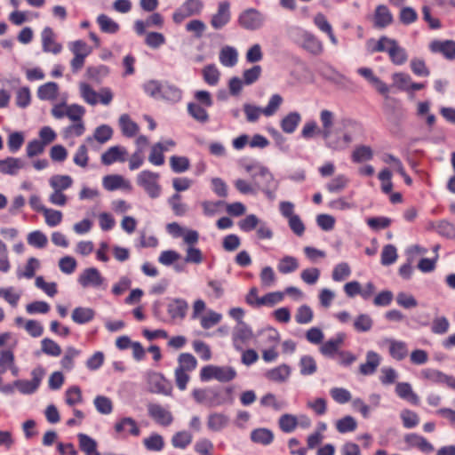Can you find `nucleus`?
Segmentation results:
<instances>
[{
  "instance_id": "nucleus-38",
  "label": "nucleus",
  "mask_w": 455,
  "mask_h": 455,
  "mask_svg": "<svg viewBox=\"0 0 455 455\" xmlns=\"http://www.w3.org/2000/svg\"><path fill=\"white\" fill-rule=\"evenodd\" d=\"M182 92L178 87L168 83H163L159 100L177 102L180 100Z\"/></svg>"
},
{
  "instance_id": "nucleus-1",
  "label": "nucleus",
  "mask_w": 455,
  "mask_h": 455,
  "mask_svg": "<svg viewBox=\"0 0 455 455\" xmlns=\"http://www.w3.org/2000/svg\"><path fill=\"white\" fill-rule=\"evenodd\" d=\"M79 92L83 100L91 106H95L99 102L108 106L112 102L114 98L110 88L102 87L100 92H97L90 84L86 83H80Z\"/></svg>"
},
{
  "instance_id": "nucleus-33",
  "label": "nucleus",
  "mask_w": 455,
  "mask_h": 455,
  "mask_svg": "<svg viewBox=\"0 0 455 455\" xmlns=\"http://www.w3.org/2000/svg\"><path fill=\"white\" fill-rule=\"evenodd\" d=\"M95 316V311L91 307H77L72 314L71 318L73 322L77 324H85L93 320Z\"/></svg>"
},
{
  "instance_id": "nucleus-56",
  "label": "nucleus",
  "mask_w": 455,
  "mask_h": 455,
  "mask_svg": "<svg viewBox=\"0 0 455 455\" xmlns=\"http://www.w3.org/2000/svg\"><path fill=\"white\" fill-rule=\"evenodd\" d=\"M351 275V268L347 262L337 264L331 273V278L334 282H342L349 277Z\"/></svg>"
},
{
  "instance_id": "nucleus-8",
  "label": "nucleus",
  "mask_w": 455,
  "mask_h": 455,
  "mask_svg": "<svg viewBox=\"0 0 455 455\" xmlns=\"http://www.w3.org/2000/svg\"><path fill=\"white\" fill-rule=\"evenodd\" d=\"M44 370L42 367H36L31 371L32 379H18L13 385L21 394L30 395L35 393L40 386L44 376Z\"/></svg>"
},
{
  "instance_id": "nucleus-64",
  "label": "nucleus",
  "mask_w": 455,
  "mask_h": 455,
  "mask_svg": "<svg viewBox=\"0 0 455 455\" xmlns=\"http://www.w3.org/2000/svg\"><path fill=\"white\" fill-rule=\"evenodd\" d=\"M41 349L43 353L51 356H59L61 354L60 347L49 338L42 339Z\"/></svg>"
},
{
  "instance_id": "nucleus-14",
  "label": "nucleus",
  "mask_w": 455,
  "mask_h": 455,
  "mask_svg": "<svg viewBox=\"0 0 455 455\" xmlns=\"http://www.w3.org/2000/svg\"><path fill=\"white\" fill-rule=\"evenodd\" d=\"M252 180L255 186L263 189L264 188H272L277 189L278 183L275 180L273 174L267 167H259L258 172L252 173Z\"/></svg>"
},
{
  "instance_id": "nucleus-46",
  "label": "nucleus",
  "mask_w": 455,
  "mask_h": 455,
  "mask_svg": "<svg viewBox=\"0 0 455 455\" xmlns=\"http://www.w3.org/2000/svg\"><path fill=\"white\" fill-rule=\"evenodd\" d=\"M109 74V68L106 65L91 66L86 69L88 79L100 83Z\"/></svg>"
},
{
  "instance_id": "nucleus-57",
  "label": "nucleus",
  "mask_w": 455,
  "mask_h": 455,
  "mask_svg": "<svg viewBox=\"0 0 455 455\" xmlns=\"http://www.w3.org/2000/svg\"><path fill=\"white\" fill-rule=\"evenodd\" d=\"M400 418L403 421V425L405 428H413L419 423V415L413 411L404 409L400 413Z\"/></svg>"
},
{
  "instance_id": "nucleus-11",
  "label": "nucleus",
  "mask_w": 455,
  "mask_h": 455,
  "mask_svg": "<svg viewBox=\"0 0 455 455\" xmlns=\"http://www.w3.org/2000/svg\"><path fill=\"white\" fill-rule=\"evenodd\" d=\"M252 337L253 332L245 323H238L233 331L232 339L234 347L238 351H243L244 345L247 344Z\"/></svg>"
},
{
  "instance_id": "nucleus-13",
  "label": "nucleus",
  "mask_w": 455,
  "mask_h": 455,
  "mask_svg": "<svg viewBox=\"0 0 455 455\" xmlns=\"http://www.w3.org/2000/svg\"><path fill=\"white\" fill-rule=\"evenodd\" d=\"M78 283L84 288H99L104 283V277L97 268L88 267L80 274Z\"/></svg>"
},
{
  "instance_id": "nucleus-47",
  "label": "nucleus",
  "mask_w": 455,
  "mask_h": 455,
  "mask_svg": "<svg viewBox=\"0 0 455 455\" xmlns=\"http://www.w3.org/2000/svg\"><path fill=\"white\" fill-rule=\"evenodd\" d=\"M97 23L104 33L116 34L120 28L119 24L106 14H100L97 17Z\"/></svg>"
},
{
  "instance_id": "nucleus-10",
  "label": "nucleus",
  "mask_w": 455,
  "mask_h": 455,
  "mask_svg": "<svg viewBox=\"0 0 455 455\" xmlns=\"http://www.w3.org/2000/svg\"><path fill=\"white\" fill-rule=\"evenodd\" d=\"M149 391L155 394L170 395L172 394V383L166 379L161 373L153 372L148 376Z\"/></svg>"
},
{
  "instance_id": "nucleus-23",
  "label": "nucleus",
  "mask_w": 455,
  "mask_h": 455,
  "mask_svg": "<svg viewBox=\"0 0 455 455\" xmlns=\"http://www.w3.org/2000/svg\"><path fill=\"white\" fill-rule=\"evenodd\" d=\"M188 309V304L183 299H174L167 306V312L172 320L184 319Z\"/></svg>"
},
{
  "instance_id": "nucleus-45",
  "label": "nucleus",
  "mask_w": 455,
  "mask_h": 455,
  "mask_svg": "<svg viewBox=\"0 0 455 455\" xmlns=\"http://www.w3.org/2000/svg\"><path fill=\"white\" fill-rule=\"evenodd\" d=\"M353 140L352 135L347 132L342 137H330L326 141V146L333 150H343Z\"/></svg>"
},
{
  "instance_id": "nucleus-61",
  "label": "nucleus",
  "mask_w": 455,
  "mask_h": 455,
  "mask_svg": "<svg viewBox=\"0 0 455 455\" xmlns=\"http://www.w3.org/2000/svg\"><path fill=\"white\" fill-rule=\"evenodd\" d=\"M79 355L80 350L73 347H68L66 349L65 355L60 361L62 368L67 371H71L74 368V359L77 357Z\"/></svg>"
},
{
  "instance_id": "nucleus-36",
  "label": "nucleus",
  "mask_w": 455,
  "mask_h": 455,
  "mask_svg": "<svg viewBox=\"0 0 455 455\" xmlns=\"http://www.w3.org/2000/svg\"><path fill=\"white\" fill-rule=\"evenodd\" d=\"M219 59L224 67L232 68L238 60L237 51L232 46H225L220 50Z\"/></svg>"
},
{
  "instance_id": "nucleus-22",
  "label": "nucleus",
  "mask_w": 455,
  "mask_h": 455,
  "mask_svg": "<svg viewBox=\"0 0 455 455\" xmlns=\"http://www.w3.org/2000/svg\"><path fill=\"white\" fill-rule=\"evenodd\" d=\"M374 27L385 28L393 22V15L387 6L379 4L376 7L373 16Z\"/></svg>"
},
{
  "instance_id": "nucleus-60",
  "label": "nucleus",
  "mask_w": 455,
  "mask_h": 455,
  "mask_svg": "<svg viewBox=\"0 0 455 455\" xmlns=\"http://www.w3.org/2000/svg\"><path fill=\"white\" fill-rule=\"evenodd\" d=\"M314 313L311 307L307 305L300 306L296 312L295 320L299 324H307L312 322Z\"/></svg>"
},
{
  "instance_id": "nucleus-29",
  "label": "nucleus",
  "mask_w": 455,
  "mask_h": 455,
  "mask_svg": "<svg viewBox=\"0 0 455 455\" xmlns=\"http://www.w3.org/2000/svg\"><path fill=\"white\" fill-rule=\"evenodd\" d=\"M301 122V115L297 112H290L281 121L280 127L287 134L293 133Z\"/></svg>"
},
{
  "instance_id": "nucleus-9",
  "label": "nucleus",
  "mask_w": 455,
  "mask_h": 455,
  "mask_svg": "<svg viewBox=\"0 0 455 455\" xmlns=\"http://www.w3.org/2000/svg\"><path fill=\"white\" fill-rule=\"evenodd\" d=\"M385 52L387 53L390 61L395 66H402L408 60L407 51L394 38H389Z\"/></svg>"
},
{
  "instance_id": "nucleus-24",
  "label": "nucleus",
  "mask_w": 455,
  "mask_h": 455,
  "mask_svg": "<svg viewBox=\"0 0 455 455\" xmlns=\"http://www.w3.org/2000/svg\"><path fill=\"white\" fill-rule=\"evenodd\" d=\"M448 376L449 375L443 373V371L432 368L422 369L419 372V378L422 380L435 385H445Z\"/></svg>"
},
{
  "instance_id": "nucleus-6",
  "label": "nucleus",
  "mask_w": 455,
  "mask_h": 455,
  "mask_svg": "<svg viewBox=\"0 0 455 455\" xmlns=\"http://www.w3.org/2000/svg\"><path fill=\"white\" fill-rule=\"evenodd\" d=\"M295 33L298 37V43L304 50L315 56L320 55L323 52V44L315 35L301 28H296Z\"/></svg>"
},
{
  "instance_id": "nucleus-19",
  "label": "nucleus",
  "mask_w": 455,
  "mask_h": 455,
  "mask_svg": "<svg viewBox=\"0 0 455 455\" xmlns=\"http://www.w3.org/2000/svg\"><path fill=\"white\" fill-rule=\"evenodd\" d=\"M381 363L380 355L372 350L366 353V361L359 366V372L363 376H370L376 372Z\"/></svg>"
},
{
  "instance_id": "nucleus-7",
  "label": "nucleus",
  "mask_w": 455,
  "mask_h": 455,
  "mask_svg": "<svg viewBox=\"0 0 455 455\" xmlns=\"http://www.w3.org/2000/svg\"><path fill=\"white\" fill-rule=\"evenodd\" d=\"M231 4L228 0L218 3L217 11L210 20L212 28L215 30L224 28L231 20Z\"/></svg>"
},
{
  "instance_id": "nucleus-59",
  "label": "nucleus",
  "mask_w": 455,
  "mask_h": 455,
  "mask_svg": "<svg viewBox=\"0 0 455 455\" xmlns=\"http://www.w3.org/2000/svg\"><path fill=\"white\" fill-rule=\"evenodd\" d=\"M93 403L95 405L96 410L101 414H110L113 411V403L112 401L104 395H97L94 398Z\"/></svg>"
},
{
  "instance_id": "nucleus-17",
  "label": "nucleus",
  "mask_w": 455,
  "mask_h": 455,
  "mask_svg": "<svg viewBox=\"0 0 455 455\" xmlns=\"http://www.w3.org/2000/svg\"><path fill=\"white\" fill-rule=\"evenodd\" d=\"M346 334L344 332H339L334 338L324 342L321 347L320 352L324 356L332 357L335 354L339 355V347L344 343Z\"/></svg>"
},
{
  "instance_id": "nucleus-63",
  "label": "nucleus",
  "mask_w": 455,
  "mask_h": 455,
  "mask_svg": "<svg viewBox=\"0 0 455 455\" xmlns=\"http://www.w3.org/2000/svg\"><path fill=\"white\" fill-rule=\"evenodd\" d=\"M373 325V321L369 315L361 314L359 315L355 322L354 328L355 331L359 332H366L369 331Z\"/></svg>"
},
{
  "instance_id": "nucleus-53",
  "label": "nucleus",
  "mask_w": 455,
  "mask_h": 455,
  "mask_svg": "<svg viewBox=\"0 0 455 455\" xmlns=\"http://www.w3.org/2000/svg\"><path fill=\"white\" fill-rule=\"evenodd\" d=\"M204 80L211 86H215L220 81V73L213 64L205 66L203 69Z\"/></svg>"
},
{
  "instance_id": "nucleus-3",
  "label": "nucleus",
  "mask_w": 455,
  "mask_h": 455,
  "mask_svg": "<svg viewBox=\"0 0 455 455\" xmlns=\"http://www.w3.org/2000/svg\"><path fill=\"white\" fill-rule=\"evenodd\" d=\"M159 178V173L145 170L138 174L136 181L151 198H157L162 190L158 183Z\"/></svg>"
},
{
  "instance_id": "nucleus-28",
  "label": "nucleus",
  "mask_w": 455,
  "mask_h": 455,
  "mask_svg": "<svg viewBox=\"0 0 455 455\" xmlns=\"http://www.w3.org/2000/svg\"><path fill=\"white\" fill-rule=\"evenodd\" d=\"M334 120L335 115L333 112L328 109H323L320 112V121L322 124L321 134L326 141L331 136Z\"/></svg>"
},
{
  "instance_id": "nucleus-18",
  "label": "nucleus",
  "mask_w": 455,
  "mask_h": 455,
  "mask_svg": "<svg viewBox=\"0 0 455 455\" xmlns=\"http://www.w3.org/2000/svg\"><path fill=\"white\" fill-rule=\"evenodd\" d=\"M430 50L433 52L441 53L445 59L452 60L455 59V41H433L430 44Z\"/></svg>"
},
{
  "instance_id": "nucleus-52",
  "label": "nucleus",
  "mask_w": 455,
  "mask_h": 455,
  "mask_svg": "<svg viewBox=\"0 0 455 455\" xmlns=\"http://www.w3.org/2000/svg\"><path fill=\"white\" fill-rule=\"evenodd\" d=\"M179 366L176 369H181L185 371H192L197 366L196 357L190 353H182L178 357Z\"/></svg>"
},
{
  "instance_id": "nucleus-15",
  "label": "nucleus",
  "mask_w": 455,
  "mask_h": 455,
  "mask_svg": "<svg viewBox=\"0 0 455 455\" xmlns=\"http://www.w3.org/2000/svg\"><path fill=\"white\" fill-rule=\"evenodd\" d=\"M192 396L196 403L209 406H218L221 403L217 401L218 392L212 388H196L192 391Z\"/></svg>"
},
{
  "instance_id": "nucleus-21",
  "label": "nucleus",
  "mask_w": 455,
  "mask_h": 455,
  "mask_svg": "<svg viewBox=\"0 0 455 455\" xmlns=\"http://www.w3.org/2000/svg\"><path fill=\"white\" fill-rule=\"evenodd\" d=\"M404 442L411 447L417 448L420 451L429 454L434 451L435 448L424 436L418 434H408L404 436Z\"/></svg>"
},
{
  "instance_id": "nucleus-40",
  "label": "nucleus",
  "mask_w": 455,
  "mask_h": 455,
  "mask_svg": "<svg viewBox=\"0 0 455 455\" xmlns=\"http://www.w3.org/2000/svg\"><path fill=\"white\" fill-rule=\"evenodd\" d=\"M373 156V150L370 146L360 145L355 147L352 152L351 159L354 163L360 164L371 160Z\"/></svg>"
},
{
  "instance_id": "nucleus-34",
  "label": "nucleus",
  "mask_w": 455,
  "mask_h": 455,
  "mask_svg": "<svg viewBox=\"0 0 455 455\" xmlns=\"http://www.w3.org/2000/svg\"><path fill=\"white\" fill-rule=\"evenodd\" d=\"M291 375V368L287 364H281L266 372V378L274 382H284Z\"/></svg>"
},
{
  "instance_id": "nucleus-4",
  "label": "nucleus",
  "mask_w": 455,
  "mask_h": 455,
  "mask_svg": "<svg viewBox=\"0 0 455 455\" xmlns=\"http://www.w3.org/2000/svg\"><path fill=\"white\" fill-rule=\"evenodd\" d=\"M204 8L203 0H186L172 13V20L175 24H180L188 18L200 15Z\"/></svg>"
},
{
  "instance_id": "nucleus-27",
  "label": "nucleus",
  "mask_w": 455,
  "mask_h": 455,
  "mask_svg": "<svg viewBox=\"0 0 455 455\" xmlns=\"http://www.w3.org/2000/svg\"><path fill=\"white\" fill-rule=\"evenodd\" d=\"M250 437L251 442L267 446L273 443L275 435L272 430L266 427H259L251 432Z\"/></svg>"
},
{
  "instance_id": "nucleus-32",
  "label": "nucleus",
  "mask_w": 455,
  "mask_h": 455,
  "mask_svg": "<svg viewBox=\"0 0 455 455\" xmlns=\"http://www.w3.org/2000/svg\"><path fill=\"white\" fill-rule=\"evenodd\" d=\"M24 166V163L20 158L7 157L0 160V172L8 175H16Z\"/></svg>"
},
{
  "instance_id": "nucleus-12",
  "label": "nucleus",
  "mask_w": 455,
  "mask_h": 455,
  "mask_svg": "<svg viewBox=\"0 0 455 455\" xmlns=\"http://www.w3.org/2000/svg\"><path fill=\"white\" fill-rule=\"evenodd\" d=\"M148 413L158 425L164 427L170 426L173 421L172 412L158 403H148Z\"/></svg>"
},
{
  "instance_id": "nucleus-49",
  "label": "nucleus",
  "mask_w": 455,
  "mask_h": 455,
  "mask_svg": "<svg viewBox=\"0 0 455 455\" xmlns=\"http://www.w3.org/2000/svg\"><path fill=\"white\" fill-rule=\"evenodd\" d=\"M143 444L148 451H161L164 447V440L161 435L153 433L143 440Z\"/></svg>"
},
{
  "instance_id": "nucleus-41",
  "label": "nucleus",
  "mask_w": 455,
  "mask_h": 455,
  "mask_svg": "<svg viewBox=\"0 0 455 455\" xmlns=\"http://www.w3.org/2000/svg\"><path fill=\"white\" fill-rule=\"evenodd\" d=\"M299 267V261L293 256H284L279 260L277 264V269L283 275L293 273Z\"/></svg>"
},
{
  "instance_id": "nucleus-54",
  "label": "nucleus",
  "mask_w": 455,
  "mask_h": 455,
  "mask_svg": "<svg viewBox=\"0 0 455 455\" xmlns=\"http://www.w3.org/2000/svg\"><path fill=\"white\" fill-rule=\"evenodd\" d=\"M336 429L340 434L353 432L357 427V422L352 416H345L337 420Z\"/></svg>"
},
{
  "instance_id": "nucleus-55",
  "label": "nucleus",
  "mask_w": 455,
  "mask_h": 455,
  "mask_svg": "<svg viewBox=\"0 0 455 455\" xmlns=\"http://www.w3.org/2000/svg\"><path fill=\"white\" fill-rule=\"evenodd\" d=\"M300 374L304 376L312 375L317 371L315 360L310 355H303L299 360Z\"/></svg>"
},
{
  "instance_id": "nucleus-39",
  "label": "nucleus",
  "mask_w": 455,
  "mask_h": 455,
  "mask_svg": "<svg viewBox=\"0 0 455 455\" xmlns=\"http://www.w3.org/2000/svg\"><path fill=\"white\" fill-rule=\"evenodd\" d=\"M228 424V417L223 413H212L208 416V428L214 432H219Z\"/></svg>"
},
{
  "instance_id": "nucleus-48",
  "label": "nucleus",
  "mask_w": 455,
  "mask_h": 455,
  "mask_svg": "<svg viewBox=\"0 0 455 455\" xmlns=\"http://www.w3.org/2000/svg\"><path fill=\"white\" fill-rule=\"evenodd\" d=\"M193 440V435L188 431H179L172 437V444L174 448L186 449Z\"/></svg>"
},
{
  "instance_id": "nucleus-51",
  "label": "nucleus",
  "mask_w": 455,
  "mask_h": 455,
  "mask_svg": "<svg viewBox=\"0 0 455 455\" xmlns=\"http://www.w3.org/2000/svg\"><path fill=\"white\" fill-rule=\"evenodd\" d=\"M278 425L284 433L293 432L299 425L298 418L292 414H283L279 418Z\"/></svg>"
},
{
  "instance_id": "nucleus-35",
  "label": "nucleus",
  "mask_w": 455,
  "mask_h": 455,
  "mask_svg": "<svg viewBox=\"0 0 455 455\" xmlns=\"http://www.w3.org/2000/svg\"><path fill=\"white\" fill-rule=\"evenodd\" d=\"M115 430L116 433H123L127 431L134 436H138L140 434V430L137 425V422L130 417L123 418L118 422H116L115 425Z\"/></svg>"
},
{
  "instance_id": "nucleus-5",
  "label": "nucleus",
  "mask_w": 455,
  "mask_h": 455,
  "mask_svg": "<svg viewBox=\"0 0 455 455\" xmlns=\"http://www.w3.org/2000/svg\"><path fill=\"white\" fill-rule=\"evenodd\" d=\"M239 26L247 30H257L264 22V15L255 8H248L243 11L237 19Z\"/></svg>"
},
{
  "instance_id": "nucleus-25",
  "label": "nucleus",
  "mask_w": 455,
  "mask_h": 455,
  "mask_svg": "<svg viewBox=\"0 0 455 455\" xmlns=\"http://www.w3.org/2000/svg\"><path fill=\"white\" fill-rule=\"evenodd\" d=\"M43 50L45 52H52L58 54L60 52L62 46L54 40V33L49 27L45 28L42 32Z\"/></svg>"
},
{
  "instance_id": "nucleus-42",
  "label": "nucleus",
  "mask_w": 455,
  "mask_h": 455,
  "mask_svg": "<svg viewBox=\"0 0 455 455\" xmlns=\"http://www.w3.org/2000/svg\"><path fill=\"white\" fill-rule=\"evenodd\" d=\"M188 114L197 122L205 124L209 121V114L206 109L198 103L190 102L188 104Z\"/></svg>"
},
{
  "instance_id": "nucleus-2",
  "label": "nucleus",
  "mask_w": 455,
  "mask_h": 455,
  "mask_svg": "<svg viewBox=\"0 0 455 455\" xmlns=\"http://www.w3.org/2000/svg\"><path fill=\"white\" fill-rule=\"evenodd\" d=\"M236 371L230 366L206 365L201 369L200 379L202 381L216 379L220 382H228L234 379Z\"/></svg>"
},
{
  "instance_id": "nucleus-31",
  "label": "nucleus",
  "mask_w": 455,
  "mask_h": 455,
  "mask_svg": "<svg viewBox=\"0 0 455 455\" xmlns=\"http://www.w3.org/2000/svg\"><path fill=\"white\" fill-rule=\"evenodd\" d=\"M59 94V85L55 82H48L40 85L37 89L36 95L41 100H54Z\"/></svg>"
},
{
  "instance_id": "nucleus-58",
  "label": "nucleus",
  "mask_w": 455,
  "mask_h": 455,
  "mask_svg": "<svg viewBox=\"0 0 455 455\" xmlns=\"http://www.w3.org/2000/svg\"><path fill=\"white\" fill-rule=\"evenodd\" d=\"M170 165L175 173H181L189 169L190 163L186 156H172L170 158Z\"/></svg>"
},
{
  "instance_id": "nucleus-16",
  "label": "nucleus",
  "mask_w": 455,
  "mask_h": 455,
  "mask_svg": "<svg viewBox=\"0 0 455 455\" xmlns=\"http://www.w3.org/2000/svg\"><path fill=\"white\" fill-rule=\"evenodd\" d=\"M127 150L121 146L110 147L101 155V163L105 165H110L115 162H125Z\"/></svg>"
},
{
  "instance_id": "nucleus-50",
  "label": "nucleus",
  "mask_w": 455,
  "mask_h": 455,
  "mask_svg": "<svg viewBox=\"0 0 455 455\" xmlns=\"http://www.w3.org/2000/svg\"><path fill=\"white\" fill-rule=\"evenodd\" d=\"M390 37L381 36L378 40L370 38L366 41V49L369 53L373 54L376 52H385L387 44Z\"/></svg>"
},
{
  "instance_id": "nucleus-30",
  "label": "nucleus",
  "mask_w": 455,
  "mask_h": 455,
  "mask_svg": "<svg viewBox=\"0 0 455 455\" xmlns=\"http://www.w3.org/2000/svg\"><path fill=\"white\" fill-rule=\"evenodd\" d=\"M118 124L123 135L127 138L134 137L140 130L139 125L132 120L128 114H123L119 116Z\"/></svg>"
},
{
  "instance_id": "nucleus-20",
  "label": "nucleus",
  "mask_w": 455,
  "mask_h": 455,
  "mask_svg": "<svg viewBox=\"0 0 455 455\" xmlns=\"http://www.w3.org/2000/svg\"><path fill=\"white\" fill-rule=\"evenodd\" d=\"M385 342L388 344V352L393 359L402 361L408 356L409 349L404 341L396 340L395 339H387Z\"/></svg>"
},
{
  "instance_id": "nucleus-37",
  "label": "nucleus",
  "mask_w": 455,
  "mask_h": 455,
  "mask_svg": "<svg viewBox=\"0 0 455 455\" xmlns=\"http://www.w3.org/2000/svg\"><path fill=\"white\" fill-rule=\"evenodd\" d=\"M40 267V262L37 259L31 257L28 259L24 268L18 267L16 275L18 279H31L35 276L36 271Z\"/></svg>"
},
{
  "instance_id": "nucleus-43",
  "label": "nucleus",
  "mask_w": 455,
  "mask_h": 455,
  "mask_svg": "<svg viewBox=\"0 0 455 455\" xmlns=\"http://www.w3.org/2000/svg\"><path fill=\"white\" fill-rule=\"evenodd\" d=\"M49 184L53 190L64 191L73 185V179L68 175H53L49 180Z\"/></svg>"
},
{
  "instance_id": "nucleus-44",
  "label": "nucleus",
  "mask_w": 455,
  "mask_h": 455,
  "mask_svg": "<svg viewBox=\"0 0 455 455\" xmlns=\"http://www.w3.org/2000/svg\"><path fill=\"white\" fill-rule=\"evenodd\" d=\"M102 185L108 191H114L127 186L125 180L117 174L107 175L102 180Z\"/></svg>"
},
{
  "instance_id": "nucleus-26",
  "label": "nucleus",
  "mask_w": 455,
  "mask_h": 455,
  "mask_svg": "<svg viewBox=\"0 0 455 455\" xmlns=\"http://www.w3.org/2000/svg\"><path fill=\"white\" fill-rule=\"evenodd\" d=\"M395 394L403 400L413 405L419 403V395L413 391L411 385L408 382H398L395 386Z\"/></svg>"
},
{
  "instance_id": "nucleus-62",
  "label": "nucleus",
  "mask_w": 455,
  "mask_h": 455,
  "mask_svg": "<svg viewBox=\"0 0 455 455\" xmlns=\"http://www.w3.org/2000/svg\"><path fill=\"white\" fill-rule=\"evenodd\" d=\"M113 136V129L108 124L98 126L93 133V138L100 144L108 142Z\"/></svg>"
}]
</instances>
